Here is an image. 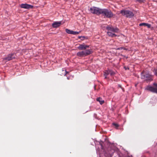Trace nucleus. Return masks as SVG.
Here are the masks:
<instances>
[{
    "label": "nucleus",
    "instance_id": "obj_1",
    "mask_svg": "<svg viewBox=\"0 0 157 157\" xmlns=\"http://www.w3.org/2000/svg\"><path fill=\"white\" fill-rule=\"evenodd\" d=\"M101 14L108 18H111L113 16V14L111 11L107 9H102Z\"/></svg>",
    "mask_w": 157,
    "mask_h": 157
},
{
    "label": "nucleus",
    "instance_id": "obj_2",
    "mask_svg": "<svg viewBox=\"0 0 157 157\" xmlns=\"http://www.w3.org/2000/svg\"><path fill=\"white\" fill-rule=\"evenodd\" d=\"M120 13L123 16H125L126 17L128 18L132 17L134 15L132 12L128 10H122L120 11Z\"/></svg>",
    "mask_w": 157,
    "mask_h": 157
},
{
    "label": "nucleus",
    "instance_id": "obj_3",
    "mask_svg": "<svg viewBox=\"0 0 157 157\" xmlns=\"http://www.w3.org/2000/svg\"><path fill=\"white\" fill-rule=\"evenodd\" d=\"M90 10L92 13L99 15L101 14L102 9L97 7H93L90 8Z\"/></svg>",
    "mask_w": 157,
    "mask_h": 157
},
{
    "label": "nucleus",
    "instance_id": "obj_4",
    "mask_svg": "<svg viewBox=\"0 0 157 157\" xmlns=\"http://www.w3.org/2000/svg\"><path fill=\"white\" fill-rule=\"evenodd\" d=\"M16 55L15 54L13 53L11 54H9L8 56L4 58V60L10 61L13 59H15V58Z\"/></svg>",
    "mask_w": 157,
    "mask_h": 157
},
{
    "label": "nucleus",
    "instance_id": "obj_5",
    "mask_svg": "<svg viewBox=\"0 0 157 157\" xmlns=\"http://www.w3.org/2000/svg\"><path fill=\"white\" fill-rule=\"evenodd\" d=\"M20 6L21 8L27 9H32L33 8V6L27 4H22Z\"/></svg>",
    "mask_w": 157,
    "mask_h": 157
},
{
    "label": "nucleus",
    "instance_id": "obj_6",
    "mask_svg": "<svg viewBox=\"0 0 157 157\" xmlns=\"http://www.w3.org/2000/svg\"><path fill=\"white\" fill-rule=\"evenodd\" d=\"M106 29L108 31H112L113 32H116L117 33L118 32L119 29L117 28H114L112 26H107Z\"/></svg>",
    "mask_w": 157,
    "mask_h": 157
},
{
    "label": "nucleus",
    "instance_id": "obj_7",
    "mask_svg": "<svg viewBox=\"0 0 157 157\" xmlns=\"http://www.w3.org/2000/svg\"><path fill=\"white\" fill-rule=\"evenodd\" d=\"M147 90L152 92L157 93V89L151 86H148Z\"/></svg>",
    "mask_w": 157,
    "mask_h": 157
},
{
    "label": "nucleus",
    "instance_id": "obj_8",
    "mask_svg": "<svg viewBox=\"0 0 157 157\" xmlns=\"http://www.w3.org/2000/svg\"><path fill=\"white\" fill-rule=\"evenodd\" d=\"M61 24V21H56L52 24V26L53 28H56L59 26Z\"/></svg>",
    "mask_w": 157,
    "mask_h": 157
},
{
    "label": "nucleus",
    "instance_id": "obj_9",
    "mask_svg": "<svg viewBox=\"0 0 157 157\" xmlns=\"http://www.w3.org/2000/svg\"><path fill=\"white\" fill-rule=\"evenodd\" d=\"M84 52L86 56L90 54L92 52L91 49L86 50Z\"/></svg>",
    "mask_w": 157,
    "mask_h": 157
},
{
    "label": "nucleus",
    "instance_id": "obj_10",
    "mask_svg": "<svg viewBox=\"0 0 157 157\" xmlns=\"http://www.w3.org/2000/svg\"><path fill=\"white\" fill-rule=\"evenodd\" d=\"M77 56L79 57H83L86 56L84 51H82L80 52H78L77 53Z\"/></svg>",
    "mask_w": 157,
    "mask_h": 157
},
{
    "label": "nucleus",
    "instance_id": "obj_11",
    "mask_svg": "<svg viewBox=\"0 0 157 157\" xmlns=\"http://www.w3.org/2000/svg\"><path fill=\"white\" fill-rule=\"evenodd\" d=\"M143 77L144 78H146V80H151V75L148 74H146L143 75Z\"/></svg>",
    "mask_w": 157,
    "mask_h": 157
},
{
    "label": "nucleus",
    "instance_id": "obj_12",
    "mask_svg": "<svg viewBox=\"0 0 157 157\" xmlns=\"http://www.w3.org/2000/svg\"><path fill=\"white\" fill-rule=\"evenodd\" d=\"M139 26H146L148 28H150L151 27V25L150 24L145 23H143L141 24H139Z\"/></svg>",
    "mask_w": 157,
    "mask_h": 157
},
{
    "label": "nucleus",
    "instance_id": "obj_13",
    "mask_svg": "<svg viewBox=\"0 0 157 157\" xmlns=\"http://www.w3.org/2000/svg\"><path fill=\"white\" fill-rule=\"evenodd\" d=\"M96 100L97 101H99L100 104L101 105L102 104L104 103V101L102 100V98H101L99 97L97 98Z\"/></svg>",
    "mask_w": 157,
    "mask_h": 157
},
{
    "label": "nucleus",
    "instance_id": "obj_14",
    "mask_svg": "<svg viewBox=\"0 0 157 157\" xmlns=\"http://www.w3.org/2000/svg\"><path fill=\"white\" fill-rule=\"evenodd\" d=\"M78 48L79 50H82L85 49L84 45V44H80L79 46L78 47Z\"/></svg>",
    "mask_w": 157,
    "mask_h": 157
},
{
    "label": "nucleus",
    "instance_id": "obj_15",
    "mask_svg": "<svg viewBox=\"0 0 157 157\" xmlns=\"http://www.w3.org/2000/svg\"><path fill=\"white\" fill-rule=\"evenodd\" d=\"M107 34L109 36H111L112 37H113V36H116V35L114 34V33H113L109 32H108L107 33Z\"/></svg>",
    "mask_w": 157,
    "mask_h": 157
},
{
    "label": "nucleus",
    "instance_id": "obj_16",
    "mask_svg": "<svg viewBox=\"0 0 157 157\" xmlns=\"http://www.w3.org/2000/svg\"><path fill=\"white\" fill-rule=\"evenodd\" d=\"M109 70H108V71H106L104 73V75L105 76V78H107V76L109 74Z\"/></svg>",
    "mask_w": 157,
    "mask_h": 157
},
{
    "label": "nucleus",
    "instance_id": "obj_17",
    "mask_svg": "<svg viewBox=\"0 0 157 157\" xmlns=\"http://www.w3.org/2000/svg\"><path fill=\"white\" fill-rule=\"evenodd\" d=\"M65 30L66 32L68 33V34H72L73 31L71 30L67 29H65Z\"/></svg>",
    "mask_w": 157,
    "mask_h": 157
},
{
    "label": "nucleus",
    "instance_id": "obj_18",
    "mask_svg": "<svg viewBox=\"0 0 157 157\" xmlns=\"http://www.w3.org/2000/svg\"><path fill=\"white\" fill-rule=\"evenodd\" d=\"M112 125L114 126L115 128H116L117 129L119 126V125L117 124V123H112Z\"/></svg>",
    "mask_w": 157,
    "mask_h": 157
},
{
    "label": "nucleus",
    "instance_id": "obj_19",
    "mask_svg": "<svg viewBox=\"0 0 157 157\" xmlns=\"http://www.w3.org/2000/svg\"><path fill=\"white\" fill-rule=\"evenodd\" d=\"M62 75H66L67 74V73H68V72H67L66 71V70H62Z\"/></svg>",
    "mask_w": 157,
    "mask_h": 157
},
{
    "label": "nucleus",
    "instance_id": "obj_20",
    "mask_svg": "<svg viewBox=\"0 0 157 157\" xmlns=\"http://www.w3.org/2000/svg\"><path fill=\"white\" fill-rule=\"evenodd\" d=\"M109 74L111 76L115 74V73L114 71L110 70H109Z\"/></svg>",
    "mask_w": 157,
    "mask_h": 157
},
{
    "label": "nucleus",
    "instance_id": "obj_21",
    "mask_svg": "<svg viewBox=\"0 0 157 157\" xmlns=\"http://www.w3.org/2000/svg\"><path fill=\"white\" fill-rule=\"evenodd\" d=\"M124 49V50H128V48H126L124 47H121V48H117V50H121V49Z\"/></svg>",
    "mask_w": 157,
    "mask_h": 157
},
{
    "label": "nucleus",
    "instance_id": "obj_22",
    "mask_svg": "<svg viewBox=\"0 0 157 157\" xmlns=\"http://www.w3.org/2000/svg\"><path fill=\"white\" fill-rule=\"evenodd\" d=\"M80 33V31H79V32H75V31H73L72 34L76 35V34H78Z\"/></svg>",
    "mask_w": 157,
    "mask_h": 157
},
{
    "label": "nucleus",
    "instance_id": "obj_23",
    "mask_svg": "<svg viewBox=\"0 0 157 157\" xmlns=\"http://www.w3.org/2000/svg\"><path fill=\"white\" fill-rule=\"evenodd\" d=\"M137 1L140 3L144 2L145 1V0H136Z\"/></svg>",
    "mask_w": 157,
    "mask_h": 157
},
{
    "label": "nucleus",
    "instance_id": "obj_24",
    "mask_svg": "<svg viewBox=\"0 0 157 157\" xmlns=\"http://www.w3.org/2000/svg\"><path fill=\"white\" fill-rule=\"evenodd\" d=\"M84 46H85V49H86V48L89 47V45H84Z\"/></svg>",
    "mask_w": 157,
    "mask_h": 157
},
{
    "label": "nucleus",
    "instance_id": "obj_25",
    "mask_svg": "<svg viewBox=\"0 0 157 157\" xmlns=\"http://www.w3.org/2000/svg\"><path fill=\"white\" fill-rule=\"evenodd\" d=\"M124 68L125 70H129V68L128 67H124Z\"/></svg>",
    "mask_w": 157,
    "mask_h": 157
},
{
    "label": "nucleus",
    "instance_id": "obj_26",
    "mask_svg": "<svg viewBox=\"0 0 157 157\" xmlns=\"http://www.w3.org/2000/svg\"><path fill=\"white\" fill-rule=\"evenodd\" d=\"M153 85L157 87V83H154Z\"/></svg>",
    "mask_w": 157,
    "mask_h": 157
},
{
    "label": "nucleus",
    "instance_id": "obj_27",
    "mask_svg": "<svg viewBox=\"0 0 157 157\" xmlns=\"http://www.w3.org/2000/svg\"><path fill=\"white\" fill-rule=\"evenodd\" d=\"M118 86L120 87V88H121V89H122V90L124 89V88H123L122 87V86L120 85H118Z\"/></svg>",
    "mask_w": 157,
    "mask_h": 157
},
{
    "label": "nucleus",
    "instance_id": "obj_28",
    "mask_svg": "<svg viewBox=\"0 0 157 157\" xmlns=\"http://www.w3.org/2000/svg\"><path fill=\"white\" fill-rule=\"evenodd\" d=\"M155 75L157 76V69L155 71Z\"/></svg>",
    "mask_w": 157,
    "mask_h": 157
},
{
    "label": "nucleus",
    "instance_id": "obj_29",
    "mask_svg": "<svg viewBox=\"0 0 157 157\" xmlns=\"http://www.w3.org/2000/svg\"><path fill=\"white\" fill-rule=\"evenodd\" d=\"M81 37H82V36H80H80H79V37H79V38H80Z\"/></svg>",
    "mask_w": 157,
    "mask_h": 157
}]
</instances>
